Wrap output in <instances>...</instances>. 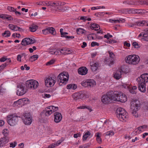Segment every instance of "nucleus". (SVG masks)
<instances>
[{
  "mask_svg": "<svg viewBox=\"0 0 148 148\" xmlns=\"http://www.w3.org/2000/svg\"><path fill=\"white\" fill-rule=\"evenodd\" d=\"M138 83V89L142 92L146 91V83L148 82V73L142 74L137 79Z\"/></svg>",
  "mask_w": 148,
  "mask_h": 148,
  "instance_id": "obj_1",
  "label": "nucleus"
},
{
  "mask_svg": "<svg viewBox=\"0 0 148 148\" xmlns=\"http://www.w3.org/2000/svg\"><path fill=\"white\" fill-rule=\"evenodd\" d=\"M140 60L139 57L137 55H131L126 57L125 60L126 63L135 65L138 64Z\"/></svg>",
  "mask_w": 148,
  "mask_h": 148,
  "instance_id": "obj_2",
  "label": "nucleus"
},
{
  "mask_svg": "<svg viewBox=\"0 0 148 148\" xmlns=\"http://www.w3.org/2000/svg\"><path fill=\"white\" fill-rule=\"evenodd\" d=\"M69 75L67 72H63L60 74L58 77L59 85L62 86L65 85L68 82Z\"/></svg>",
  "mask_w": 148,
  "mask_h": 148,
  "instance_id": "obj_3",
  "label": "nucleus"
},
{
  "mask_svg": "<svg viewBox=\"0 0 148 148\" xmlns=\"http://www.w3.org/2000/svg\"><path fill=\"white\" fill-rule=\"evenodd\" d=\"M140 102L138 100H134L131 102V108L132 110V114L135 117L138 116L137 111L140 108Z\"/></svg>",
  "mask_w": 148,
  "mask_h": 148,
  "instance_id": "obj_4",
  "label": "nucleus"
},
{
  "mask_svg": "<svg viewBox=\"0 0 148 148\" xmlns=\"http://www.w3.org/2000/svg\"><path fill=\"white\" fill-rule=\"evenodd\" d=\"M116 116L121 121L125 120L128 118L127 113L124 109L119 108L116 111Z\"/></svg>",
  "mask_w": 148,
  "mask_h": 148,
  "instance_id": "obj_5",
  "label": "nucleus"
},
{
  "mask_svg": "<svg viewBox=\"0 0 148 148\" xmlns=\"http://www.w3.org/2000/svg\"><path fill=\"white\" fill-rule=\"evenodd\" d=\"M18 116L16 113L11 114L8 116V122L11 126H14L17 123Z\"/></svg>",
  "mask_w": 148,
  "mask_h": 148,
  "instance_id": "obj_6",
  "label": "nucleus"
},
{
  "mask_svg": "<svg viewBox=\"0 0 148 148\" xmlns=\"http://www.w3.org/2000/svg\"><path fill=\"white\" fill-rule=\"evenodd\" d=\"M38 82L34 79H31L27 81L25 83V85L28 88L35 89L38 86Z\"/></svg>",
  "mask_w": 148,
  "mask_h": 148,
  "instance_id": "obj_7",
  "label": "nucleus"
},
{
  "mask_svg": "<svg viewBox=\"0 0 148 148\" xmlns=\"http://www.w3.org/2000/svg\"><path fill=\"white\" fill-rule=\"evenodd\" d=\"M58 109V107L51 106L45 108L43 111L46 116H49L53 112L57 111Z\"/></svg>",
  "mask_w": 148,
  "mask_h": 148,
  "instance_id": "obj_8",
  "label": "nucleus"
},
{
  "mask_svg": "<svg viewBox=\"0 0 148 148\" xmlns=\"http://www.w3.org/2000/svg\"><path fill=\"white\" fill-rule=\"evenodd\" d=\"M121 86L122 88L129 90L130 92L132 93L135 94L136 93L137 87L136 86L132 87L129 84H123Z\"/></svg>",
  "mask_w": 148,
  "mask_h": 148,
  "instance_id": "obj_9",
  "label": "nucleus"
},
{
  "mask_svg": "<svg viewBox=\"0 0 148 148\" xmlns=\"http://www.w3.org/2000/svg\"><path fill=\"white\" fill-rule=\"evenodd\" d=\"M30 114L29 113H26L24 115V118H22L23 121L25 124L30 125L32 122V119L30 117Z\"/></svg>",
  "mask_w": 148,
  "mask_h": 148,
  "instance_id": "obj_10",
  "label": "nucleus"
},
{
  "mask_svg": "<svg viewBox=\"0 0 148 148\" xmlns=\"http://www.w3.org/2000/svg\"><path fill=\"white\" fill-rule=\"evenodd\" d=\"M62 3L60 1H54L49 2H42L40 3L39 4L43 5H46L47 6L51 5L52 6L61 5Z\"/></svg>",
  "mask_w": 148,
  "mask_h": 148,
  "instance_id": "obj_11",
  "label": "nucleus"
},
{
  "mask_svg": "<svg viewBox=\"0 0 148 148\" xmlns=\"http://www.w3.org/2000/svg\"><path fill=\"white\" fill-rule=\"evenodd\" d=\"M119 92L115 91H111L108 93V95L110 97L111 101H117L119 96Z\"/></svg>",
  "mask_w": 148,
  "mask_h": 148,
  "instance_id": "obj_12",
  "label": "nucleus"
},
{
  "mask_svg": "<svg viewBox=\"0 0 148 148\" xmlns=\"http://www.w3.org/2000/svg\"><path fill=\"white\" fill-rule=\"evenodd\" d=\"M45 83L46 85L48 86H52L54 85L56 81L54 77H48L45 80Z\"/></svg>",
  "mask_w": 148,
  "mask_h": 148,
  "instance_id": "obj_13",
  "label": "nucleus"
},
{
  "mask_svg": "<svg viewBox=\"0 0 148 148\" xmlns=\"http://www.w3.org/2000/svg\"><path fill=\"white\" fill-rule=\"evenodd\" d=\"M35 40L33 38H25L22 40L21 44L25 46L33 44L35 42Z\"/></svg>",
  "mask_w": 148,
  "mask_h": 148,
  "instance_id": "obj_14",
  "label": "nucleus"
},
{
  "mask_svg": "<svg viewBox=\"0 0 148 148\" xmlns=\"http://www.w3.org/2000/svg\"><path fill=\"white\" fill-rule=\"evenodd\" d=\"M27 90V89L25 87L24 83L19 84V96L23 95L26 92Z\"/></svg>",
  "mask_w": 148,
  "mask_h": 148,
  "instance_id": "obj_15",
  "label": "nucleus"
},
{
  "mask_svg": "<svg viewBox=\"0 0 148 148\" xmlns=\"http://www.w3.org/2000/svg\"><path fill=\"white\" fill-rule=\"evenodd\" d=\"M127 101V98L125 95L122 92H119V96L117 101L121 102H125Z\"/></svg>",
  "mask_w": 148,
  "mask_h": 148,
  "instance_id": "obj_16",
  "label": "nucleus"
},
{
  "mask_svg": "<svg viewBox=\"0 0 148 148\" xmlns=\"http://www.w3.org/2000/svg\"><path fill=\"white\" fill-rule=\"evenodd\" d=\"M108 95V93L106 95H103L101 97L102 102L104 104L108 103L111 102L110 97Z\"/></svg>",
  "mask_w": 148,
  "mask_h": 148,
  "instance_id": "obj_17",
  "label": "nucleus"
},
{
  "mask_svg": "<svg viewBox=\"0 0 148 148\" xmlns=\"http://www.w3.org/2000/svg\"><path fill=\"white\" fill-rule=\"evenodd\" d=\"M54 121L57 123H59L62 120V117L61 114L58 112H55L54 114Z\"/></svg>",
  "mask_w": 148,
  "mask_h": 148,
  "instance_id": "obj_18",
  "label": "nucleus"
},
{
  "mask_svg": "<svg viewBox=\"0 0 148 148\" xmlns=\"http://www.w3.org/2000/svg\"><path fill=\"white\" fill-rule=\"evenodd\" d=\"M88 72V69L86 67H81L78 69V73L82 75H86Z\"/></svg>",
  "mask_w": 148,
  "mask_h": 148,
  "instance_id": "obj_19",
  "label": "nucleus"
},
{
  "mask_svg": "<svg viewBox=\"0 0 148 148\" xmlns=\"http://www.w3.org/2000/svg\"><path fill=\"white\" fill-rule=\"evenodd\" d=\"M132 12L134 14H144L147 13V11L145 10L132 9H131Z\"/></svg>",
  "mask_w": 148,
  "mask_h": 148,
  "instance_id": "obj_20",
  "label": "nucleus"
},
{
  "mask_svg": "<svg viewBox=\"0 0 148 148\" xmlns=\"http://www.w3.org/2000/svg\"><path fill=\"white\" fill-rule=\"evenodd\" d=\"M8 138L3 137L0 139V147H3L8 142Z\"/></svg>",
  "mask_w": 148,
  "mask_h": 148,
  "instance_id": "obj_21",
  "label": "nucleus"
},
{
  "mask_svg": "<svg viewBox=\"0 0 148 148\" xmlns=\"http://www.w3.org/2000/svg\"><path fill=\"white\" fill-rule=\"evenodd\" d=\"M124 20L123 18H119L117 19H110L109 20V22L112 23H120L124 22Z\"/></svg>",
  "mask_w": 148,
  "mask_h": 148,
  "instance_id": "obj_22",
  "label": "nucleus"
},
{
  "mask_svg": "<svg viewBox=\"0 0 148 148\" xmlns=\"http://www.w3.org/2000/svg\"><path fill=\"white\" fill-rule=\"evenodd\" d=\"M28 99L26 98H23L19 99V105L21 107L27 104L28 103Z\"/></svg>",
  "mask_w": 148,
  "mask_h": 148,
  "instance_id": "obj_23",
  "label": "nucleus"
},
{
  "mask_svg": "<svg viewBox=\"0 0 148 148\" xmlns=\"http://www.w3.org/2000/svg\"><path fill=\"white\" fill-rule=\"evenodd\" d=\"M123 3L126 6L129 5H134L136 4V1H125L123 2Z\"/></svg>",
  "mask_w": 148,
  "mask_h": 148,
  "instance_id": "obj_24",
  "label": "nucleus"
},
{
  "mask_svg": "<svg viewBox=\"0 0 148 148\" xmlns=\"http://www.w3.org/2000/svg\"><path fill=\"white\" fill-rule=\"evenodd\" d=\"M122 74L120 70H118L114 74V77L116 79H119L121 78Z\"/></svg>",
  "mask_w": 148,
  "mask_h": 148,
  "instance_id": "obj_25",
  "label": "nucleus"
},
{
  "mask_svg": "<svg viewBox=\"0 0 148 148\" xmlns=\"http://www.w3.org/2000/svg\"><path fill=\"white\" fill-rule=\"evenodd\" d=\"M60 49L61 54L66 55L69 54L71 53L70 50L66 48H62Z\"/></svg>",
  "mask_w": 148,
  "mask_h": 148,
  "instance_id": "obj_26",
  "label": "nucleus"
},
{
  "mask_svg": "<svg viewBox=\"0 0 148 148\" xmlns=\"http://www.w3.org/2000/svg\"><path fill=\"white\" fill-rule=\"evenodd\" d=\"M90 27L91 29L95 30H98L100 28L99 25L94 23H91L90 26Z\"/></svg>",
  "mask_w": 148,
  "mask_h": 148,
  "instance_id": "obj_27",
  "label": "nucleus"
},
{
  "mask_svg": "<svg viewBox=\"0 0 148 148\" xmlns=\"http://www.w3.org/2000/svg\"><path fill=\"white\" fill-rule=\"evenodd\" d=\"M0 18L8 20H11L12 19V18L11 16L5 14H0Z\"/></svg>",
  "mask_w": 148,
  "mask_h": 148,
  "instance_id": "obj_28",
  "label": "nucleus"
},
{
  "mask_svg": "<svg viewBox=\"0 0 148 148\" xmlns=\"http://www.w3.org/2000/svg\"><path fill=\"white\" fill-rule=\"evenodd\" d=\"M88 87H93L94 85H95L96 84L95 81L92 79H87Z\"/></svg>",
  "mask_w": 148,
  "mask_h": 148,
  "instance_id": "obj_29",
  "label": "nucleus"
},
{
  "mask_svg": "<svg viewBox=\"0 0 148 148\" xmlns=\"http://www.w3.org/2000/svg\"><path fill=\"white\" fill-rule=\"evenodd\" d=\"M91 68L93 71H95L99 67V64L97 63H92L91 65Z\"/></svg>",
  "mask_w": 148,
  "mask_h": 148,
  "instance_id": "obj_30",
  "label": "nucleus"
},
{
  "mask_svg": "<svg viewBox=\"0 0 148 148\" xmlns=\"http://www.w3.org/2000/svg\"><path fill=\"white\" fill-rule=\"evenodd\" d=\"M77 87L76 84H68L66 86V88L68 89L75 90L77 88Z\"/></svg>",
  "mask_w": 148,
  "mask_h": 148,
  "instance_id": "obj_31",
  "label": "nucleus"
},
{
  "mask_svg": "<svg viewBox=\"0 0 148 148\" xmlns=\"http://www.w3.org/2000/svg\"><path fill=\"white\" fill-rule=\"evenodd\" d=\"M138 25L140 26H148V23L145 20L140 21L137 23Z\"/></svg>",
  "mask_w": 148,
  "mask_h": 148,
  "instance_id": "obj_32",
  "label": "nucleus"
},
{
  "mask_svg": "<svg viewBox=\"0 0 148 148\" xmlns=\"http://www.w3.org/2000/svg\"><path fill=\"white\" fill-rule=\"evenodd\" d=\"M128 67L127 66L124 65L122 66L121 68V69L119 70H120L121 71V73L123 72L126 73L128 72Z\"/></svg>",
  "mask_w": 148,
  "mask_h": 148,
  "instance_id": "obj_33",
  "label": "nucleus"
},
{
  "mask_svg": "<svg viewBox=\"0 0 148 148\" xmlns=\"http://www.w3.org/2000/svg\"><path fill=\"white\" fill-rule=\"evenodd\" d=\"M80 99H83L86 97L87 92L85 91H81L79 92Z\"/></svg>",
  "mask_w": 148,
  "mask_h": 148,
  "instance_id": "obj_34",
  "label": "nucleus"
},
{
  "mask_svg": "<svg viewBox=\"0 0 148 148\" xmlns=\"http://www.w3.org/2000/svg\"><path fill=\"white\" fill-rule=\"evenodd\" d=\"M76 32L77 34H83L86 32V30L84 29L81 28H78L76 30Z\"/></svg>",
  "mask_w": 148,
  "mask_h": 148,
  "instance_id": "obj_35",
  "label": "nucleus"
},
{
  "mask_svg": "<svg viewBox=\"0 0 148 148\" xmlns=\"http://www.w3.org/2000/svg\"><path fill=\"white\" fill-rule=\"evenodd\" d=\"M9 28L11 30L14 31H17L18 30V27L15 25L9 24L8 25Z\"/></svg>",
  "mask_w": 148,
  "mask_h": 148,
  "instance_id": "obj_36",
  "label": "nucleus"
},
{
  "mask_svg": "<svg viewBox=\"0 0 148 148\" xmlns=\"http://www.w3.org/2000/svg\"><path fill=\"white\" fill-rule=\"evenodd\" d=\"M7 9L8 11L10 12H15L16 14H18V12L17 11L16 9H15L14 8L10 6H8L7 7Z\"/></svg>",
  "mask_w": 148,
  "mask_h": 148,
  "instance_id": "obj_37",
  "label": "nucleus"
},
{
  "mask_svg": "<svg viewBox=\"0 0 148 148\" xmlns=\"http://www.w3.org/2000/svg\"><path fill=\"white\" fill-rule=\"evenodd\" d=\"M78 109H84L85 108H86L88 109L89 112H91L92 110L91 107L89 106H80L79 107H78L77 108Z\"/></svg>",
  "mask_w": 148,
  "mask_h": 148,
  "instance_id": "obj_38",
  "label": "nucleus"
},
{
  "mask_svg": "<svg viewBox=\"0 0 148 148\" xmlns=\"http://www.w3.org/2000/svg\"><path fill=\"white\" fill-rule=\"evenodd\" d=\"M90 133L89 131H87L84 134L83 136V140H86L87 138L90 135Z\"/></svg>",
  "mask_w": 148,
  "mask_h": 148,
  "instance_id": "obj_39",
  "label": "nucleus"
},
{
  "mask_svg": "<svg viewBox=\"0 0 148 148\" xmlns=\"http://www.w3.org/2000/svg\"><path fill=\"white\" fill-rule=\"evenodd\" d=\"M38 29V27L36 25H32L29 28V30L32 32L36 31Z\"/></svg>",
  "mask_w": 148,
  "mask_h": 148,
  "instance_id": "obj_40",
  "label": "nucleus"
},
{
  "mask_svg": "<svg viewBox=\"0 0 148 148\" xmlns=\"http://www.w3.org/2000/svg\"><path fill=\"white\" fill-rule=\"evenodd\" d=\"M38 56L37 55H34L30 57L29 60L32 62L35 61L38 59Z\"/></svg>",
  "mask_w": 148,
  "mask_h": 148,
  "instance_id": "obj_41",
  "label": "nucleus"
},
{
  "mask_svg": "<svg viewBox=\"0 0 148 148\" xmlns=\"http://www.w3.org/2000/svg\"><path fill=\"white\" fill-rule=\"evenodd\" d=\"M73 97L74 99L75 100L80 99V96L79 94V92L73 94Z\"/></svg>",
  "mask_w": 148,
  "mask_h": 148,
  "instance_id": "obj_42",
  "label": "nucleus"
},
{
  "mask_svg": "<svg viewBox=\"0 0 148 148\" xmlns=\"http://www.w3.org/2000/svg\"><path fill=\"white\" fill-rule=\"evenodd\" d=\"M141 36L143 37H148V33L145 32L140 33L138 36V38Z\"/></svg>",
  "mask_w": 148,
  "mask_h": 148,
  "instance_id": "obj_43",
  "label": "nucleus"
},
{
  "mask_svg": "<svg viewBox=\"0 0 148 148\" xmlns=\"http://www.w3.org/2000/svg\"><path fill=\"white\" fill-rule=\"evenodd\" d=\"M49 33H51L52 34L54 35L56 34V32L55 29L52 27H49Z\"/></svg>",
  "mask_w": 148,
  "mask_h": 148,
  "instance_id": "obj_44",
  "label": "nucleus"
},
{
  "mask_svg": "<svg viewBox=\"0 0 148 148\" xmlns=\"http://www.w3.org/2000/svg\"><path fill=\"white\" fill-rule=\"evenodd\" d=\"M105 14L104 12H99L96 13L95 14V16L97 17H103Z\"/></svg>",
  "mask_w": 148,
  "mask_h": 148,
  "instance_id": "obj_45",
  "label": "nucleus"
},
{
  "mask_svg": "<svg viewBox=\"0 0 148 148\" xmlns=\"http://www.w3.org/2000/svg\"><path fill=\"white\" fill-rule=\"evenodd\" d=\"M2 35L3 36L7 37L10 36V33L9 31H5L2 34Z\"/></svg>",
  "mask_w": 148,
  "mask_h": 148,
  "instance_id": "obj_46",
  "label": "nucleus"
},
{
  "mask_svg": "<svg viewBox=\"0 0 148 148\" xmlns=\"http://www.w3.org/2000/svg\"><path fill=\"white\" fill-rule=\"evenodd\" d=\"M88 84L87 79L84 80L81 82V85L85 87H88Z\"/></svg>",
  "mask_w": 148,
  "mask_h": 148,
  "instance_id": "obj_47",
  "label": "nucleus"
},
{
  "mask_svg": "<svg viewBox=\"0 0 148 148\" xmlns=\"http://www.w3.org/2000/svg\"><path fill=\"white\" fill-rule=\"evenodd\" d=\"M51 54L56 55H60L61 54L60 49H56V50L52 52Z\"/></svg>",
  "mask_w": 148,
  "mask_h": 148,
  "instance_id": "obj_48",
  "label": "nucleus"
},
{
  "mask_svg": "<svg viewBox=\"0 0 148 148\" xmlns=\"http://www.w3.org/2000/svg\"><path fill=\"white\" fill-rule=\"evenodd\" d=\"M3 133L4 135V137H7V136L8 135L9 131L7 129H5L3 130Z\"/></svg>",
  "mask_w": 148,
  "mask_h": 148,
  "instance_id": "obj_49",
  "label": "nucleus"
},
{
  "mask_svg": "<svg viewBox=\"0 0 148 148\" xmlns=\"http://www.w3.org/2000/svg\"><path fill=\"white\" fill-rule=\"evenodd\" d=\"M105 134L106 136H112L114 135V133L113 131H110L106 132Z\"/></svg>",
  "mask_w": 148,
  "mask_h": 148,
  "instance_id": "obj_50",
  "label": "nucleus"
},
{
  "mask_svg": "<svg viewBox=\"0 0 148 148\" xmlns=\"http://www.w3.org/2000/svg\"><path fill=\"white\" fill-rule=\"evenodd\" d=\"M55 60L54 59H52L49 61L47 62L46 63V65H51L53 64L55 62Z\"/></svg>",
  "mask_w": 148,
  "mask_h": 148,
  "instance_id": "obj_51",
  "label": "nucleus"
},
{
  "mask_svg": "<svg viewBox=\"0 0 148 148\" xmlns=\"http://www.w3.org/2000/svg\"><path fill=\"white\" fill-rule=\"evenodd\" d=\"M127 12V9H123L118 10L117 12L120 13H126Z\"/></svg>",
  "mask_w": 148,
  "mask_h": 148,
  "instance_id": "obj_52",
  "label": "nucleus"
},
{
  "mask_svg": "<svg viewBox=\"0 0 148 148\" xmlns=\"http://www.w3.org/2000/svg\"><path fill=\"white\" fill-rule=\"evenodd\" d=\"M49 27L46 28L45 29H43L42 30V32L43 34L45 35L49 34Z\"/></svg>",
  "mask_w": 148,
  "mask_h": 148,
  "instance_id": "obj_53",
  "label": "nucleus"
},
{
  "mask_svg": "<svg viewBox=\"0 0 148 148\" xmlns=\"http://www.w3.org/2000/svg\"><path fill=\"white\" fill-rule=\"evenodd\" d=\"M112 37V35H110L109 33H107L106 35H105L104 36V37L106 38L107 39H108L110 38H111Z\"/></svg>",
  "mask_w": 148,
  "mask_h": 148,
  "instance_id": "obj_54",
  "label": "nucleus"
},
{
  "mask_svg": "<svg viewBox=\"0 0 148 148\" xmlns=\"http://www.w3.org/2000/svg\"><path fill=\"white\" fill-rule=\"evenodd\" d=\"M132 45L135 48H138L139 47L138 44L136 42H133Z\"/></svg>",
  "mask_w": 148,
  "mask_h": 148,
  "instance_id": "obj_55",
  "label": "nucleus"
},
{
  "mask_svg": "<svg viewBox=\"0 0 148 148\" xmlns=\"http://www.w3.org/2000/svg\"><path fill=\"white\" fill-rule=\"evenodd\" d=\"M99 44L95 42H92L91 44L92 47H94L95 46H99Z\"/></svg>",
  "mask_w": 148,
  "mask_h": 148,
  "instance_id": "obj_56",
  "label": "nucleus"
},
{
  "mask_svg": "<svg viewBox=\"0 0 148 148\" xmlns=\"http://www.w3.org/2000/svg\"><path fill=\"white\" fill-rule=\"evenodd\" d=\"M109 56L112 58H114V57L115 55L112 52H109Z\"/></svg>",
  "mask_w": 148,
  "mask_h": 148,
  "instance_id": "obj_57",
  "label": "nucleus"
},
{
  "mask_svg": "<svg viewBox=\"0 0 148 148\" xmlns=\"http://www.w3.org/2000/svg\"><path fill=\"white\" fill-rule=\"evenodd\" d=\"M6 64H3L0 66V72L2 71L3 69L6 66Z\"/></svg>",
  "mask_w": 148,
  "mask_h": 148,
  "instance_id": "obj_58",
  "label": "nucleus"
},
{
  "mask_svg": "<svg viewBox=\"0 0 148 148\" xmlns=\"http://www.w3.org/2000/svg\"><path fill=\"white\" fill-rule=\"evenodd\" d=\"M18 105V100L14 102V103L13 104V106L14 107H17Z\"/></svg>",
  "mask_w": 148,
  "mask_h": 148,
  "instance_id": "obj_59",
  "label": "nucleus"
},
{
  "mask_svg": "<svg viewBox=\"0 0 148 148\" xmlns=\"http://www.w3.org/2000/svg\"><path fill=\"white\" fill-rule=\"evenodd\" d=\"M96 140L97 142L99 144L101 143L102 142V140L101 137L96 138Z\"/></svg>",
  "mask_w": 148,
  "mask_h": 148,
  "instance_id": "obj_60",
  "label": "nucleus"
},
{
  "mask_svg": "<svg viewBox=\"0 0 148 148\" xmlns=\"http://www.w3.org/2000/svg\"><path fill=\"white\" fill-rule=\"evenodd\" d=\"M141 40L142 41L148 42V37H142Z\"/></svg>",
  "mask_w": 148,
  "mask_h": 148,
  "instance_id": "obj_61",
  "label": "nucleus"
},
{
  "mask_svg": "<svg viewBox=\"0 0 148 148\" xmlns=\"http://www.w3.org/2000/svg\"><path fill=\"white\" fill-rule=\"evenodd\" d=\"M5 89L1 87H0V92L1 93H2V94H3L5 93Z\"/></svg>",
  "mask_w": 148,
  "mask_h": 148,
  "instance_id": "obj_62",
  "label": "nucleus"
},
{
  "mask_svg": "<svg viewBox=\"0 0 148 148\" xmlns=\"http://www.w3.org/2000/svg\"><path fill=\"white\" fill-rule=\"evenodd\" d=\"M101 134L99 132L96 133L95 135V136L96 137V138L101 137Z\"/></svg>",
  "mask_w": 148,
  "mask_h": 148,
  "instance_id": "obj_63",
  "label": "nucleus"
},
{
  "mask_svg": "<svg viewBox=\"0 0 148 148\" xmlns=\"http://www.w3.org/2000/svg\"><path fill=\"white\" fill-rule=\"evenodd\" d=\"M50 97L51 95L50 94H44L43 95V97L45 98H49Z\"/></svg>",
  "mask_w": 148,
  "mask_h": 148,
  "instance_id": "obj_64",
  "label": "nucleus"
}]
</instances>
